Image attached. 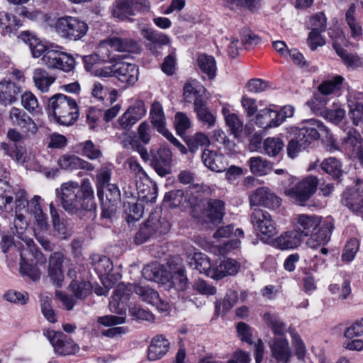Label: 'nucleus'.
<instances>
[{"instance_id":"nucleus-1","label":"nucleus","mask_w":363,"mask_h":363,"mask_svg":"<svg viewBox=\"0 0 363 363\" xmlns=\"http://www.w3.org/2000/svg\"><path fill=\"white\" fill-rule=\"evenodd\" d=\"M295 228L301 237L310 236L306 241L309 247L316 248L328 242L333 225L329 220L321 223L320 216L301 214L296 218Z\"/></svg>"},{"instance_id":"nucleus-2","label":"nucleus","mask_w":363,"mask_h":363,"mask_svg":"<svg viewBox=\"0 0 363 363\" xmlns=\"http://www.w3.org/2000/svg\"><path fill=\"white\" fill-rule=\"evenodd\" d=\"M48 114H52L56 121L64 125H71L78 119L79 110L76 101L63 94L51 96L46 107Z\"/></svg>"},{"instance_id":"nucleus-3","label":"nucleus","mask_w":363,"mask_h":363,"mask_svg":"<svg viewBox=\"0 0 363 363\" xmlns=\"http://www.w3.org/2000/svg\"><path fill=\"white\" fill-rule=\"evenodd\" d=\"M20 256L22 260L21 263V272L33 281L39 279L40 272L38 269L34 267L32 264H43L46 262V258L38 250L33 240H25V245H23L20 250Z\"/></svg>"},{"instance_id":"nucleus-4","label":"nucleus","mask_w":363,"mask_h":363,"mask_svg":"<svg viewBox=\"0 0 363 363\" xmlns=\"http://www.w3.org/2000/svg\"><path fill=\"white\" fill-rule=\"evenodd\" d=\"M55 29L61 38L77 41L86 35L89 26L85 21L79 18L65 16L57 19Z\"/></svg>"},{"instance_id":"nucleus-5","label":"nucleus","mask_w":363,"mask_h":363,"mask_svg":"<svg viewBox=\"0 0 363 363\" xmlns=\"http://www.w3.org/2000/svg\"><path fill=\"white\" fill-rule=\"evenodd\" d=\"M328 133V128L322 123L315 119L303 122L301 127L291 128V135L300 140L306 148L313 142L318 140L321 135H327Z\"/></svg>"},{"instance_id":"nucleus-6","label":"nucleus","mask_w":363,"mask_h":363,"mask_svg":"<svg viewBox=\"0 0 363 363\" xmlns=\"http://www.w3.org/2000/svg\"><path fill=\"white\" fill-rule=\"evenodd\" d=\"M150 9L147 0H117L113 8V15L120 20L132 21L130 16L135 15L136 11L145 12Z\"/></svg>"},{"instance_id":"nucleus-7","label":"nucleus","mask_w":363,"mask_h":363,"mask_svg":"<svg viewBox=\"0 0 363 363\" xmlns=\"http://www.w3.org/2000/svg\"><path fill=\"white\" fill-rule=\"evenodd\" d=\"M44 335L49 340L55 353L58 355L74 354L79 350L78 345L62 332L47 330L44 331Z\"/></svg>"},{"instance_id":"nucleus-8","label":"nucleus","mask_w":363,"mask_h":363,"mask_svg":"<svg viewBox=\"0 0 363 363\" xmlns=\"http://www.w3.org/2000/svg\"><path fill=\"white\" fill-rule=\"evenodd\" d=\"M318 184V178L311 175L298 182L293 187L286 189L284 194L296 201L305 202L315 194Z\"/></svg>"},{"instance_id":"nucleus-9","label":"nucleus","mask_w":363,"mask_h":363,"mask_svg":"<svg viewBox=\"0 0 363 363\" xmlns=\"http://www.w3.org/2000/svg\"><path fill=\"white\" fill-rule=\"evenodd\" d=\"M44 65L50 68L69 72L74 69L75 60L71 55L55 50H48L42 57Z\"/></svg>"},{"instance_id":"nucleus-10","label":"nucleus","mask_w":363,"mask_h":363,"mask_svg":"<svg viewBox=\"0 0 363 363\" xmlns=\"http://www.w3.org/2000/svg\"><path fill=\"white\" fill-rule=\"evenodd\" d=\"M127 291H134L143 301L152 305L154 301L157 300L158 293L154 289L143 286L139 284L118 285L114 291L113 298L115 301H120L123 298L127 299L128 294Z\"/></svg>"},{"instance_id":"nucleus-11","label":"nucleus","mask_w":363,"mask_h":363,"mask_svg":"<svg viewBox=\"0 0 363 363\" xmlns=\"http://www.w3.org/2000/svg\"><path fill=\"white\" fill-rule=\"evenodd\" d=\"M251 221L255 229L267 239L272 238L277 233L271 215L266 211L255 209L251 216Z\"/></svg>"},{"instance_id":"nucleus-12","label":"nucleus","mask_w":363,"mask_h":363,"mask_svg":"<svg viewBox=\"0 0 363 363\" xmlns=\"http://www.w3.org/2000/svg\"><path fill=\"white\" fill-rule=\"evenodd\" d=\"M151 166L161 177L171 172L172 152L166 147H161L157 151H151Z\"/></svg>"},{"instance_id":"nucleus-13","label":"nucleus","mask_w":363,"mask_h":363,"mask_svg":"<svg viewBox=\"0 0 363 363\" xmlns=\"http://www.w3.org/2000/svg\"><path fill=\"white\" fill-rule=\"evenodd\" d=\"M342 145L351 158L359 160L363 158V139L357 130L354 128L349 130Z\"/></svg>"},{"instance_id":"nucleus-14","label":"nucleus","mask_w":363,"mask_h":363,"mask_svg":"<svg viewBox=\"0 0 363 363\" xmlns=\"http://www.w3.org/2000/svg\"><path fill=\"white\" fill-rule=\"evenodd\" d=\"M222 206H191V213L205 223H219L223 218Z\"/></svg>"},{"instance_id":"nucleus-15","label":"nucleus","mask_w":363,"mask_h":363,"mask_svg":"<svg viewBox=\"0 0 363 363\" xmlns=\"http://www.w3.org/2000/svg\"><path fill=\"white\" fill-rule=\"evenodd\" d=\"M113 69L115 77L126 85H133L138 80L139 69L135 64L118 62Z\"/></svg>"},{"instance_id":"nucleus-16","label":"nucleus","mask_w":363,"mask_h":363,"mask_svg":"<svg viewBox=\"0 0 363 363\" xmlns=\"http://www.w3.org/2000/svg\"><path fill=\"white\" fill-rule=\"evenodd\" d=\"M169 348V341L163 335H157L151 340L147 357L150 361L159 360L168 352Z\"/></svg>"},{"instance_id":"nucleus-17","label":"nucleus","mask_w":363,"mask_h":363,"mask_svg":"<svg viewBox=\"0 0 363 363\" xmlns=\"http://www.w3.org/2000/svg\"><path fill=\"white\" fill-rule=\"evenodd\" d=\"M9 119L13 125L19 126L26 132L35 134L38 127L33 119L23 110L13 107L9 111Z\"/></svg>"},{"instance_id":"nucleus-18","label":"nucleus","mask_w":363,"mask_h":363,"mask_svg":"<svg viewBox=\"0 0 363 363\" xmlns=\"http://www.w3.org/2000/svg\"><path fill=\"white\" fill-rule=\"evenodd\" d=\"M21 87L11 80L0 81V105L7 106L16 103Z\"/></svg>"},{"instance_id":"nucleus-19","label":"nucleus","mask_w":363,"mask_h":363,"mask_svg":"<svg viewBox=\"0 0 363 363\" xmlns=\"http://www.w3.org/2000/svg\"><path fill=\"white\" fill-rule=\"evenodd\" d=\"M238 265L235 260L232 259H220L212 266L209 271L211 278L220 279L228 275H234L238 272Z\"/></svg>"},{"instance_id":"nucleus-20","label":"nucleus","mask_w":363,"mask_h":363,"mask_svg":"<svg viewBox=\"0 0 363 363\" xmlns=\"http://www.w3.org/2000/svg\"><path fill=\"white\" fill-rule=\"evenodd\" d=\"M64 255L62 252H56L50 255L48 262V276L54 284L57 286L62 285L64 279L62 272V264Z\"/></svg>"},{"instance_id":"nucleus-21","label":"nucleus","mask_w":363,"mask_h":363,"mask_svg":"<svg viewBox=\"0 0 363 363\" xmlns=\"http://www.w3.org/2000/svg\"><path fill=\"white\" fill-rule=\"evenodd\" d=\"M272 355L278 362L288 363L291 357V350L288 340L281 337H275L270 345Z\"/></svg>"},{"instance_id":"nucleus-22","label":"nucleus","mask_w":363,"mask_h":363,"mask_svg":"<svg viewBox=\"0 0 363 363\" xmlns=\"http://www.w3.org/2000/svg\"><path fill=\"white\" fill-rule=\"evenodd\" d=\"M349 114L354 125L363 121V93L350 94L347 98Z\"/></svg>"},{"instance_id":"nucleus-23","label":"nucleus","mask_w":363,"mask_h":363,"mask_svg":"<svg viewBox=\"0 0 363 363\" xmlns=\"http://www.w3.org/2000/svg\"><path fill=\"white\" fill-rule=\"evenodd\" d=\"M143 277L149 281L164 284L169 281V273L164 267L157 262L146 265L142 271Z\"/></svg>"},{"instance_id":"nucleus-24","label":"nucleus","mask_w":363,"mask_h":363,"mask_svg":"<svg viewBox=\"0 0 363 363\" xmlns=\"http://www.w3.org/2000/svg\"><path fill=\"white\" fill-rule=\"evenodd\" d=\"M201 160L204 165L211 171L221 172L227 168V164L224 161V156L215 151L205 149L203 151Z\"/></svg>"},{"instance_id":"nucleus-25","label":"nucleus","mask_w":363,"mask_h":363,"mask_svg":"<svg viewBox=\"0 0 363 363\" xmlns=\"http://www.w3.org/2000/svg\"><path fill=\"white\" fill-rule=\"evenodd\" d=\"M301 235L295 228L281 234L273 241V245L280 250L293 249L301 244Z\"/></svg>"},{"instance_id":"nucleus-26","label":"nucleus","mask_w":363,"mask_h":363,"mask_svg":"<svg viewBox=\"0 0 363 363\" xmlns=\"http://www.w3.org/2000/svg\"><path fill=\"white\" fill-rule=\"evenodd\" d=\"M59 166L64 169L74 170L84 169L91 171L94 169L91 163L74 155H64L58 160Z\"/></svg>"},{"instance_id":"nucleus-27","label":"nucleus","mask_w":363,"mask_h":363,"mask_svg":"<svg viewBox=\"0 0 363 363\" xmlns=\"http://www.w3.org/2000/svg\"><path fill=\"white\" fill-rule=\"evenodd\" d=\"M77 189L78 184L76 182L64 183L60 189L56 190L57 198L62 204H74L78 201L79 195L75 192Z\"/></svg>"},{"instance_id":"nucleus-28","label":"nucleus","mask_w":363,"mask_h":363,"mask_svg":"<svg viewBox=\"0 0 363 363\" xmlns=\"http://www.w3.org/2000/svg\"><path fill=\"white\" fill-rule=\"evenodd\" d=\"M247 163L251 173L256 176L267 175L273 169V163L261 156L252 157Z\"/></svg>"},{"instance_id":"nucleus-29","label":"nucleus","mask_w":363,"mask_h":363,"mask_svg":"<svg viewBox=\"0 0 363 363\" xmlns=\"http://www.w3.org/2000/svg\"><path fill=\"white\" fill-rule=\"evenodd\" d=\"M112 174V168L109 166H102L98 171L96 175V186L97 189V195L101 202V204H104V189L110 186L112 184H110L111 178Z\"/></svg>"},{"instance_id":"nucleus-30","label":"nucleus","mask_w":363,"mask_h":363,"mask_svg":"<svg viewBox=\"0 0 363 363\" xmlns=\"http://www.w3.org/2000/svg\"><path fill=\"white\" fill-rule=\"evenodd\" d=\"M250 199V204H273L281 202V199L267 187L257 189Z\"/></svg>"},{"instance_id":"nucleus-31","label":"nucleus","mask_w":363,"mask_h":363,"mask_svg":"<svg viewBox=\"0 0 363 363\" xmlns=\"http://www.w3.org/2000/svg\"><path fill=\"white\" fill-rule=\"evenodd\" d=\"M118 52H135L138 50V43L130 38L111 37L103 42Z\"/></svg>"},{"instance_id":"nucleus-32","label":"nucleus","mask_w":363,"mask_h":363,"mask_svg":"<svg viewBox=\"0 0 363 363\" xmlns=\"http://www.w3.org/2000/svg\"><path fill=\"white\" fill-rule=\"evenodd\" d=\"M21 39L28 45L30 52L34 57L44 55L48 50L42 41L33 33L24 31L21 35Z\"/></svg>"},{"instance_id":"nucleus-33","label":"nucleus","mask_w":363,"mask_h":363,"mask_svg":"<svg viewBox=\"0 0 363 363\" xmlns=\"http://www.w3.org/2000/svg\"><path fill=\"white\" fill-rule=\"evenodd\" d=\"M35 86L42 92H47L55 81V77L42 68L35 69L33 73Z\"/></svg>"},{"instance_id":"nucleus-34","label":"nucleus","mask_w":363,"mask_h":363,"mask_svg":"<svg viewBox=\"0 0 363 363\" xmlns=\"http://www.w3.org/2000/svg\"><path fill=\"white\" fill-rule=\"evenodd\" d=\"M264 323L269 328L277 337L284 336L286 333V325L277 314L266 312L263 315Z\"/></svg>"},{"instance_id":"nucleus-35","label":"nucleus","mask_w":363,"mask_h":363,"mask_svg":"<svg viewBox=\"0 0 363 363\" xmlns=\"http://www.w3.org/2000/svg\"><path fill=\"white\" fill-rule=\"evenodd\" d=\"M194 111L199 119L211 128L215 125L216 117L208 110L206 101L202 98L196 99L194 103Z\"/></svg>"},{"instance_id":"nucleus-36","label":"nucleus","mask_w":363,"mask_h":363,"mask_svg":"<svg viewBox=\"0 0 363 363\" xmlns=\"http://www.w3.org/2000/svg\"><path fill=\"white\" fill-rule=\"evenodd\" d=\"M91 264L99 276L109 275L113 270V264L106 256L94 255L90 257Z\"/></svg>"},{"instance_id":"nucleus-37","label":"nucleus","mask_w":363,"mask_h":363,"mask_svg":"<svg viewBox=\"0 0 363 363\" xmlns=\"http://www.w3.org/2000/svg\"><path fill=\"white\" fill-rule=\"evenodd\" d=\"M197 65L202 72L207 74L210 79H213L216 77L217 67L213 56L200 54L197 57Z\"/></svg>"},{"instance_id":"nucleus-38","label":"nucleus","mask_w":363,"mask_h":363,"mask_svg":"<svg viewBox=\"0 0 363 363\" xmlns=\"http://www.w3.org/2000/svg\"><path fill=\"white\" fill-rule=\"evenodd\" d=\"M16 13L21 17L40 23H46L50 19L48 14L33 8L26 6L19 7L17 9Z\"/></svg>"},{"instance_id":"nucleus-39","label":"nucleus","mask_w":363,"mask_h":363,"mask_svg":"<svg viewBox=\"0 0 363 363\" xmlns=\"http://www.w3.org/2000/svg\"><path fill=\"white\" fill-rule=\"evenodd\" d=\"M333 46L337 55L341 58L344 65L348 68L354 69L362 66V61L357 55L348 53L337 43H333Z\"/></svg>"},{"instance_id":"nucleus-40","label":"nucleus","mask_w":363,"mask_h":363,"mask_svg":"<svg viewBox=\"0 0 363 363\" xmlns=\"http://www.w3.org/2000/svg\"><path fill=\"white\" fill-rule=\"evenodd\" d=\"M142 35L146 40L151 43L149 45L150 50L156 48L157 45L160 47L167 45L169 41L166 35L152 29H143L142 30Z\"/></svg>"},{"instance_id":"nucleus-41","label":"nucleus","mask_w":363,"mask_h":363,"mask_svg":"<svg viewBox=\"0 0 363 363\" xmlns=\"http://www.w3.org/2000/svg\"><path fill=\"white\" fill-rule=\"evenodd\" d=\"M151 123L157 130L159 133L164 131L165 128V117L164 115L163 109L159 102L152 104L150 110Z\"/></svg>"},{"instance_id":"nucleus-42","label":"nucleus","mask_w":363,"mask_h":363,"mask_svg":"<svg viewBox=\"0 0 363 363\" xmlns=\"http://www.w3.org/2000/svg\"><path fill=\"white\" fill-rule=\"evenodd\" d=\"M224 1L225 6L232 10L244 9L255 12L261 7V0H224Z\"/></svg>"},{"instance_id":"nucleus-43","label":"nucleus","mask_w":363,"mask_h":363,"mask_svg":"<svg viewBox=\"0 0 363 363\" xmlns=\"http://www.w3.org/2000/svg\"><path fill=\"white\" fill-rule=\"evenodd\" d=\"M321 169L334 179H339L342 174V164L339 160L334 157L324 160L321 164Z\"/></svg>"},{"instance_id":"nucleus-44","label":"nucleus","mask_w":363,"mask_h":363,"mask_svg":"<svg viewBox=\"0 0 363 363\" xmlns=\"http://www.w3.org/2000/svg\"><path fill=\"white\" fill-rule=\"evenodd\" d=\"M69 288L77 298L84 299L90 294L92 286L89 281L82 280L72 281Z\"/></svg>"},{"instance_id":"nucleus-45","label":"nucleus","mask_w":363,"mask_h":363,"mask_svg":"<svg viewBox=\"0 0 363 363\" xmlns=\"http://www.w3.org/2000/svg\"><path fill=\"white\" fill-rule=\"evenodd\" d=\"M191 266L199 271L200 273H203L206 276L210 277L209 271H211L213 264H211L208 257L202 254H196L190 262Z\"/></svg>"},{"instance_id":"nucleus-46","label":"nucleus","mask_w":363,"mask_h":363,"mask_svg":"<svg viewBox=\"0 0 363 363\" xmlns=\"http://www.w3.org/2000/svg\"><path fill=\"white\" fill-rule=\"evenodd\" d=\"M343 78L341 76H336L333 80H327L322 82L318 87V94L324 96L330 95L340 89Z\"/></svg>"},{"instance_id":"nucleus-47","label":"nucleus","mask_w":363,"mask_h":363,"mask_svg":"<svg viewBox=\"0 0 363 363\" xmlns=\"http://www.w3.org/2000/svg\"><path fill=\"white\" fill-rule=\"evenodd\" d=\"M50 211L52 216V225L55 231L57 233L58 236L66 239L71 235L65 223L60 220V216L54 206H50Z\"/></svg>"},{"instance_id":"nucleus-48","label":"nucleus","mask_w":363,"mask_h":363,"mask_svg":"<svg viewBox=\"0 0 363 363\" xmlns=\"http://www.w3.org/2000/svg\"><path fill=\"white\" fill-rule=\"evenodd\" d=\"M171 285L178 291H184L189 288V281L182 268L178 269L171 276Z\"/></svg>"},{"instance_id":"nucleus-49","label":"nucleus","mask_w":363,"mask_h":363,"mask_svg":"<svg viewBox=\"0 0 363 363\" xmlns=\"http://www.w3.org/2000/svg\"><path fill=\"white\" fill-rule=\"evenodd\" d=\"M284 145L283 141L279 138H267L263 143L264 152L269 157L277 156Z\"/></svg>"},{"instance_id":"nucleus-50","label":"nucleus","mask_w":363,"mask_h":363,"mask_svg":"<svg viewBox=\"0 0 363 363\" xmlns=\"http://www.w3.org/2000/svg\"><path fill=\"white\" fill-rule=\"evenodd\" d=\"M327 101V97L315 94L313 97L308 101L307 104L315 114L325 116L326 110H328L325 107Z\"/></svg>"},{"instance_id":"nucleus-51","label":"nucleus","mask_w":363,"mask_h":363,"mask_svg":"<svg viewBox=\"0 0 363 363\" xmlns=\"http://www.w3.org/2000/svg\"><path fill=\"white\" fill-rule=\"evenodd\" d=\"M210 144V140L206 135L203 133H196L186 140V145L191 152H196L199 148L207 146Z\"/></svg>"},{"instance_id":"nucleus-52","label":"nucleus","mask_w":363,"mask_h":363,"mask_svg":"<svg viewBox=\"0 0 363 363\" xmlns=\"http://www.w3.org/2000/svg\"><path fill=\"white\" fill-rule=\"evenodd\" d=\"M276 111L271 109H263L256 116L255 123L262 128L267 129L273 127V116Z\"/></svg>"},{"instance_id":"nucleus-53","label":"nucleus","mask_w":363,"mask_h":363,"mask_svg":"<svg viewBox=\"0 0 363 363\" xmlns=\"http://www.w3.org/2000/svg\"><path fill=\"white\" fill-rule=\"evenodd\" d=\"M147 221L151 222V230L153 233L165 234L170 228V223L166 218L155 216L152 213Z\"/></svg>"},{"instance_id":"nucleus-54","label":"nucleus","mask_w":363,"mask_h":363,"mask_svg":"<svg viewBox=\"0 0 363 363\" xmlns=\"http://www.w3.org/2000/svg\"><path fill=\"white\" fill-rule=\"evenodd\" d=\"M225 123L230 128L231 133L235 138H238L242 130L243 124L238 116L235 113H229L225 116Z\"/></svg>"},{"instance_id":"nucleus-55","label":"nucleus","mask_w":363,"mask_h":363,"mask_svg":"<svg viewBox=\"0 0 363 363\" xmlns=\"http://www.w3.org/2000/svg\"><path fill=\"white\" fill-rule=\"evenodd\" d=\"M40 308L44 317L50 323H56L57 315L52 306L51 298L48 296H42L40 298Z\"/></svg>"},{"instance_id":"nucleus-56","label":"nucleus","mask_w":363,"mask_h":363,"mask_svg":"<svg viewBox=\"0 0 363 363\" xmlns=\"http://www.w3.org/2000/svg\"><path fill=\"white\" fill-rule=\"evenodd\" d=\"M77 194L79 195L78 203H89L94 199V191L88 179H84L82 181L81 188L77 191Z\"/></svg>"},{"instance_id":"nucleus-57","label":"nucleus","mask_w":363,"mask_h":363,"mask_svg":"<svg viewBox=\"0 0 363 363\" xmlns=\"http://www.w3.org/2000/svg\"><path fill=\"white\" fill-rule=\"evenodd\" d=\"M21 104L24 108L30 113L36 111L39 108L36 96L30 91H26L21 95Z\"/></svg>"},{"instance_id":"nucleus-58","label":"nucleus","mask_w":363,"mask_h":363,"mask_svg":"<svg viewBox=\"0 0 363 363\" xmlns=\"http://www.w3.org/2000/svg\"><path fill=\"white\" fill-rule=\"evenodd\" d=\"M359 249V242L357 239H350L345 246L342 259L344 262H351L353 260L355 254Z\"/></svg>"},{"instance_id":"nucleus-59","label":"nucleus","mask_w":363,"mask_h":363,"mask_svg":"<svg viewBox=\"0 0 363 363\" xmlns=\"http://www.w3.org/2000/svg\"><path fill=\"white\" fill-rule=\"evenodd\" d=\"M151 222L146 221V223L140 227L134 238V241L137 245L144 243L154 235L153 230H151Z\"/></svg>"},{"instance_id":"nucleus-60","label":"nucleus","mask_w":363,"mask_h":363,"mask_svg":"<svg viewBox=\"0 0 363 363\" xmlns=\"http://www.w3.org/2000/svg\"><path fill=\"white\" fill-rule=\"evenodd\" d=\"M213 138L216 142L223 145L224 148L228 152H235V143L229 140L226 134L220 129L215 130L213 132Z\"/></svg>"},{"instance_id":"nucleus-61","label":"nucleus","mask_w":363,"mask_h":363,"mask_svg":"<svg viewBox=\"0 0 363 363\" xmlns=\"http://www.w3.org/2000/svg\"><path fill=\"white\" fill-rule=\"evenodd\" d=\"M104 189V204H113L121 199V193L118 188L115 185L106 187Z\"/></svg>"},{"instance_id":"nucleus-62","label":"nucleus","mask_w":363,"mask_h":363,"mask_svg":"<svg viewBox=\"0 0 363 363\" xmlns=\"http://www.w3.org/2000/svg\"><path fill=\"white\" fill-rule=\"evenodd\" d=\"M174 124L177 133L182 135L190 128L191 121L185 113L178 112L175 115Z\"/></svg>"},{"instance_id":"nucleus-63","label":"nucleus","mask_w":363,"mask_h":363,"mask_svg":"<svg viewBox=\"0 0 363 363\" xmlns=\"http://www.w3.org/2000/svg\"><path fill=\"white\" fill-rule=\"evenodd\" d=\"M82 155L90 160H96L101 157L100 150L91 141L86 140L82 143Z\"/></svg>"},{"instance_id":"nucleus-64","label":"nucleus","mask_w":363,"mask_h":363,"mask_svg":"<svg viewBox=\"0 0 363 363\" xmlns=\"http://www.w3.org/2000/svg\"><path fill=\"white\" fill-rule=\"evenodd\" d=\"M363 335V318L356 320L351 326L346 328L344 336L347 339Z\"/></svg>"}]
</instances>
